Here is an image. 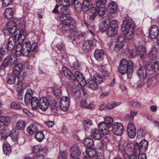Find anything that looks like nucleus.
I'll use <instances>...</instances> for the list:
<instances>
[{
    "label": "nucleus",
    "mask_w": 159,
    "mask_h": 159,
    "mask_svg": "<svg viewBox=\"0 0 159 159\" xmlns=\"http://www.w3.org/2000/svg\"><path fill=\"white\" fill-rule=\"evenodd\" d=\"M74 78L73 79L74 80L72 81L73 83H75L77 81L79 83L86 82V80L84 78L83 75L79 71H76L74 75Z\"/></svg>",
    "instance_id": "nucleus-22"
},
{
    "label": "nucleus",
    "mask_w": 159,
    "mask_h": 159,
    "mask_svg": "<svg viewBox=\"0 0 159 159\" xmlns=\"http://www.w3.org/2000/svg\"><path fill=\"white\" fill-rule=\"evenodd\" d=\"M16 37L15 36H11L9 38L7 44L5 48H0V62L2 61L3 57L7 54L8 51H13L16 44Z\"/></svg>",
    "instance_id": "nucleus-3"
},
{
    "label": "nucleus",
    "mask_w": 159,
    "mask_h": 159,
    "mask_svg": "<svg viewBox=\"0 0 159 159\" xmlns=\"http://www.w3.org/2000/svg\"><path fill=\"white\" fill-rule=\"evenodd\" d=\"M83 143L87 148H91L94 146V144L93 139L90 138H86L84 140Z\"/></svg>",
    "instance_id": "nucleus-29"
},
{
    "label": "nucleus",
    "mask_w": 159,
    "mask_h": 159,
    "mask_svg": "<svg viewBox=\"0 0 159 159\" xmlns=\"http://www.w3.org/2000/svg\"><path fill=\"white\" fill-rule=\"evenodd\" d=\"M84 82L89 88L93 90H96L98 87V84L92 79H88L87 80H86V82Z\"/></svg>",
    "instance_id": "nucleus-26"
},
{
    "label": "nucleus",
    "mask_w": 159,
    "mask_h": 159,
    "mask_svg": "<svg viewBox=\"0 0 159 159\" xmlns=\"http://www.w3.org/2000/svg\"><path fill=\"white\" fill-rule=\"evenodd\" d=\"M145 66L146 69L148 71L154 72V63L153 64L151 61H147L146 63Z\"/></svg>",
    "instance_id": "nucleus-42"
},
{
    "label": "nucleus",
    "mask_w": 159,
    "mask_h": 159,
    "mask_svg": "<svg viewBox=\"0 0 159 159\" xmlns=\"http://www.w3.org/2000/svg\"><path fill=\"white\" fill-rule=\"evenodd\" d=\"M32 92L30 90H27L25 96V102L26 105H29L31 102V100L32 97Z\"/></svg>",
    "instance_id": "nucleus-28"
},
{
    "label": "nucleus",
    "mask_w": 159,
    "mask_h": 159,
    "mask_svg": "<svg viewBox=\"0 0 159 159\" xmlns=\"http://www.w3.org/2000/svg\"><path fill=\"white\" fill-rule=\"evenodd\" d=\"M159 52V51L157 50V48L156 46L152 47L148 53L149 58L152 60H154L157 57V54Z\"/></svg>",
    "instance_id": "nucleus-23"
},
{
    "label": "nucleus",
    "mask_w": 159,
    "mask_h": 159,
    "mask_svg": "<svg viewBox=\"0 0 159 159\" xmlns=\"http://www.w3.org/2000/svg\"><path fill=\"white\" fill-rule=\"evenodd\" d=\"M62 70V73L71 82H72V81L74 80L73 79V78H74L73 74L67 67H63Z\"/></svg>",
    "instance_id": "nucleus-24"
},
{
    "label": "nucleus",
    "mask_w": 159,
    "mask_h": 159,
    "mask_svg": "<svg viewBox=\"0 0 159 159\" xmlns=\"http://www.w3.org/2000/svg\"><path fill=\"white\" fill-rule=\"evenodd\" d=\"M102 135L98 129H94L92 130L91 133V136L94 139L99 140L102 138Z\"/></svg>",
    "instance_id": "nucleus-32"
},
{
    "label": "nucleus",
    "mask_w": 159,
    "mask_h": 159,
    "mask_svg": "<svg viewBox=\"0 0 159 159\" xmlns=\"http://www.w3.org/2000/svg\"><path fill=\"white\" fill-rule=\"evenodd\" d=\"M18 78V81L21 82L22 81L23 78H20L19 75L13 73L9 74L7 78V83L9 84H12L15 82V80L17 78Z\"/></svg>",
    "instance_id": "nucleus-16"
},
{
    "label": "nucleus",
    "mask_w": 159,
    "mask_h": 159,
    "mask_svg": "<svg viewBox=\"0 0 159 159\" xmlns=\"http://www.w3.org/2000/svg\"><path fill=\"white\" fill-rule=\"evenodd\" d=\"M67 156L66 151L61 152L59 153V159H66Z\"/></svg>",
    "instance_id": "nucleus-61"
},
{
    "label": "nucleus",
    "mask_w": 159,
    "mask_h": 159,
    "mask_svg": "<svg viewBox=\"0 0 159 159\" xmlns=\"http://www.w3.org/2000/svg\"><path fill=\"white\" fill-rule=\"evenodd\" d=\"M107 0H97L95 11L99 16H102L105 14L106 9L105 4Z\"/></svg>",
    "instance_id": "nucleus-7"
},
{
    "label": "nucleus",
    "mask_w": 159,
    "mask_h": 159,
    "mask_svg": "<svg viewBox=\"0 0 159 159\" xmlns=\"http://www.w3.org/2000/svg\"><path fill=\"white\" fill-rule=\"evenodd\" d=\"M71 0H59V4L63 6L67 7L71 4Z\"/></svg>",
    "instance_id": "nucleus-54"
},
{
    "label": "nucleus",
    "mask_w": 159,
    "mask_h": 159,
    "mask_svg": "<svg viewBox=\"0 0 159 159\" xmlns=\"http://www.w3.org/2000/svg\"><path fill=\"white\" fill-rule=\"evenodd\" d=\"M16 21H8L7 23L6 31L7 30L10 34H14L13 36L17 38L18 33L20 32V30L19 28L16 29Z\"/></svg>",
    "instance_id": "nucleus-8"
},
{
    "label": "nucleus",
    "mask_w": 159,
    "mask_h": 159,
    "mask_svg": "<svg viewBox=\"0 0 159 159\" xmlns=\"http://www.w3.org/2000/svg\"><path fill=\"white\" fill-rule=\"evenodd\" d=\"M121 30L122 31L129 30L132 31L134 30V24L133 20L129 18H126L122 23Z\"/></svg>",
    "instance_id": "nucleus-9"
},
{
    "label": "nucleus",
    "mask_w": 159,
    "mask_h": 159,
    "mask_svg": "<svg viewBox=\"0 0 159 159\" xmlns=\"http://www.w3.org/2000/svg\"><path fill=\"white\" fill-rule=\"evenodd\" d=\"M102 22L100 26V28L102 31H104L107 30V27L112 29H118L119 27L118 22L116 20H111L108 16H106L103 17Z\"/></svg>",
    "instance_id": "nucleus-4"
},
{
    "label": "nucleus",
    "mask_w": 159,
    "mask_h": 159,
    "mask_svg": "<svg viewBox=\"0 0 159 159\" xmlns=\"http://www.w3.org/2000/svg\"><path fill=\"white\" fill-rule=\"evenodd\" d=\"M27 133L30 134H33L38 130V128L36 125L31 124L26 129Z\"/></svg>",
    "instance_id": "nucleus-30"
},
{
    "label": "nucleus",
    "mask_w": 159,
    "mask_h": 159,
    "mask_svg": "<svg viewBox=\"0 0 159 159\" xmlns=\"http://www.w3.org/2000/svg\"><path fill=\"white\" fill-rule=\"evenodd\" d=\"M57 103L53 101L52 104L50 103V107L51 109V111L52 113L54 114L57 113L58 110V108L56 106Z\"/></svg>",
    "instance_id": "nucleus-45"
},
{
    "label": "nucleus",
    "mask_w": 159,
    "mask_h": 159,
    "mask_svg": "<svg viewBox=\"0 0 159 159\" xmlns=\"http://www.w3.org/2000/svg\"><path fill=\"white\" fill-rule=\"evenodd\" d=\"M17 25H16V28H19V29L20 30L22 29H25V22L24 21H21L19 22L18 23V21L17 20V22H16Z\"/></svg>",
    "instance_id": "nucleus-59"
},
{
    "label": "nucleus",
    "mask_w": 159,
    "mask_h": 159,
    "mask_svg": "<svg viewBox=\"0 0 159 159\" xmlns=\"http://www.w3.org/2000/svg\"><path fill=\"white\" fill-rule=\"evenodd\" d=\"M107 34L108 37H115L116 35L117 32V31L118 29H112L110 27H107Z\"/></svg>",
    "instance_id": "nucleus-37"
},
{
    "label": "nucleus",
    "mask_w": 159,
    "mask_h": 159,
    "mask_svg": "<svg viewBox=\"0 0 159 159\" xmlns=\"http://www.w3.org/2000/svg\"><path fill=\"white\" fill-rule=\"evenodd\" d=\"M148 146V142L145 139L142 140L139 143H136L134 145V150H135V152H139V153H140V152H146Z\"/></svg>",
    "instance_id": "nucleus-6"
},
{
    "label": "nucleus",
    "mask_w": 159,
    "mask_h": 159,
    "mask_svg": "<svg viewBox=\"0 0 159 159\" xmlns=\"http://www.w3.org/2000/svg\"><path fill=\"white\" fill-rule=\"evenodd\" d=\"M37 43H33L32 44L30 42H25L18 44L16 47L15 56L18 57L21 55L29 57H32L34 56V52L37 51Z\"/></svg>",
    "instance_id": "nucleus-1"
},
{
    "label": "nucleus",
    "mask_w": 159,
    "mask_h": 159,
    "mask_svg": "<svg viewBox=\"0 0 159 159\" xmlns=\"http://www.w3.org/2000/svg\"><path fill=\"white\" fill-rule=\"evenodd\" d=\"M60 107L61 110L66 111L69 107L70 99L66 96H63L60 99Z\"/></svg>",
    "instance_id": "nucleus-13"
},
{
    "label": "nucleus",
    "mask_w": 159,
    "mask_h": 159,
    "mask_svg": "<svg viewBox=\"0 0 159 159\" xmlns=\"http://www.w3.org/2000/svg\"><path fill=\"white\" fill-rule=\"evenodd\" d=\"M126 40L124 37L122 35L119 36L117 38L116 43L124 45L125 42Z\"/></svg>",
    "instance_id": "nucleus-56"
},
{
    "label": "nucleus",
    "mask_w": 159,
    "mask_h": 159,
    "mask_svg": "<svg viewBox=\"0 0 159 159\" xmlns=\"http://www.w3.org/2000/svg\"><path fill=\"white\" fill-rule=\"evenodd\" d=\"M71 4H75V8L78 12H80L82 10L84 11H87L91 7L90 3L83 0H71Z\"/></svg>",
    "instance_id": "nucleus-5"
},
{
    "label": "nucleus",
    "mask_w": 159,
    "mask_h": 159,
    "mask_svg": "<svg viewBox=\"0 0 159 159\" xmlns=\"http://www.w3.org/2000/svg\"><path fill=\"white\" fill-rule=\"evenodd\" d=\"M38 107L42 111H45L48 108L50 102L45 97H41L39 100Z\"/></svg>",
    "instance_id": "nucleus-14"
},
{
    "label": "nucleus",
    "mask_w": 159,
    "mask_h": 159,
    "mask_svg": "<svg viewBox=\"0 0 159 159\" xmlns=\"http://www.w3.org/2000/svg\"><path fill=\"white\" fill-rule=\"evenodd\" d=\"M63 25H70L72 22V18L70 16L62 15L59 16L58 19Z\"/></svg>",
    "instance_id": "nucleus-19"
},
{
    "label": "nucleus",
    "mask_w": 159,
    "mask_h": 159,
    "mask_svg": "<svg viewBox=\"0 0 159 159\" xmlns=\"http://www.w3.org/2000/svg\"><path fill=\"white\" fill-rule=\"evenodd\" d=\"M117 10V5L114 2L109 3L107 7V11L110 14L116 13Z\"/></svg>",
    "instance_id": "nucleus-20"
},
{
    "label": "nucleus",
    "mask_w": 159,
    "mask_h": 159,
    "mask_svg": "<svg viewBox=\"0 0 159 159\" xmlns=\"http://www.w3.org/2000/svg\"><path fill=\"white\" fill-rule=\"evenodd\" d=\"M72 90L75 96H78L81 93L80 87L75 85L72 86Z\"/></svg>",
    "instance_id": "nucleus-52"
},
{
    "label": "nucleus",
    "mask_w": 159,
    "mask_h": 159,
    "mask_svg": "<svg viewBox=\"0 0 159 159\" xmlns=\"http://www.w3.org/2000/svg\"><path fill=\"white\" fill-rule=\"evenodd\" d=\"M123 34L125 35V38L129 40H131L133 37L134 35V30L122 31Z\"/></svg>",
    "instance_id": "nucleus-38"
},
{
    "label": "nucleus",
    "mask_w": 159,
    "mask_h": 159,
    "mask_svg": "<svg viewBox=\"0 0 159 159\" xmlns=\"http://www.w3.org/2000/svg\"><path fill=\"white\" fill-rule=\"evenodd\" d=\"M147 134L146 131L145 130H143L142 129H140L138 130L137 132L138 135L140 137H142L145 136Z\"/></svg>",
    "instance_id": "nucleus-62"
},
{
    "label": "nucleus",
    "mask_w": 159,
    "mask_h": 159,
    "mask_svg": "<svg viewBox=\"0 0 159 159\" xmlns=\"http://www.w3.org/2000/svg\"><path fill=\"white\" fill-rule=\"evenodd\" d=\"M87 156H85V157L93 158L97 155L96 149L94 148H89L87 149L86 151Z\"/></svg>",
    "instance_id": "nucleus-31"
},
{
    "label": "nucleus",
    "mask_w": 159,
    "mask_h": 159,
    "mask_svg": "<svg viewBox=\"0 0 159 159\" xmlns=\"http://www.w3.org/2000/svg\"><path fill=\"white\" fill-rule=\"evenodd\" d=\"M113 122V119L111 117H106L104 119V121H102L98 124V126L99 129L104 126L106 128H110Z\"/></svg>",
    "instance_id": "nucleus-17"
},
{
    "label": "nucleus",
    "mask_w": 159,
    "mask_h": 159,
    "mask_svg": "<svg viewBox=\"0 0 159 159\" xmlns=\"http://www.w3.org/2000/svg\"><path fill=\"white\" fill-rule=\"evenodd\" d=\"M89 44V45L91 48L96 46V41L95 40H88L86 41Z\"/></svg>",
    "instance_id": "nucleus-64"
},
{
    "label": "nucleus",
    "mask_w": 159,
    "mask_h": 159,
    "mask_svg": "<svg viewBox=\"0 0 159 159\" xmlns=\"http://www.w3.org/2000/svg\"><path fill=\"white\" fill-rule=\"evenodd\" d=\"M34 137L39 142H41L44 138V135L41 131L38 132L36 133Z\"/></svg>",
    "instance_id": "nucleus-43"
},
{
    "label": "nucleus",
    "mask_w": 159,
    "mask_h": 159,
    "mask_svg": "<svg viewBox=\"0 0 159 159\" xmlns=\"http://www.w3.org/2000/svg\"><path fill=\"white\" fill-rule=\"evenodd\" d=\"M93 80L97 84H99L103 81V78L102 76L98 74H95L93 76Z\"/></svg>",
    "instance_id": "nucleus-47"
},
{
    "label": "nucleus",
    "mask_w": 159,
    "mask_h": 159,
    "mask_svg": "<svg viewBox=\"0 0 159 159\" xmlns=\"http://www.w3.org/2000/svg\"><path fill=\"white\" fill-rule=\"evenodd\" d=\"M39 103V100L37 97H34L32 98L30 103L31 104L32 108L33 110H36L37 109Z\"/></svg>",
    "instance_id": "nucleus-33"
},
{
    "label": "nucleus",
    "mask_w": 159,
    "mask_h": 159,
    "mask_svg": "<svg viewBox=\"0 0 159 159\" xmlns=\"http://www.w3.org/2000/svg\"><path fill=\"white\" fill-rule=\"evenodd\" d=\"M3 150L5 154L9 155L11 151V148L8 144H4L3 145Z\"/></svg>",
    "instance_id": "nucleus-44"
},
{
    "label": "nucleus",
    "mask_w": 159,
    "mask_h": 159,
    "mask_svg": "<svg viewBox=\"0 0 159 159\" xmlns=\"http://www.w3.org/2000/svg\"><path fill=\"white\" fill-rule=\"evenodd\" d=\"M127 131L128 135L130 138H134L135 137L136 134V129L134 130L130 129Z\"/></svg>",
    "instance_id": "nucleus-55"
},
{
    "label": "nucleus",
    "mask_w": 159,
    "mask_h": 159,
    "mask_svg": "<svg viewBox=\"0 0 159 159\" xmlns=\"http://www.w3.org/2000/svg\"><path fill=\"white\" fill-rule=\"evenodd\" d=\"M15 54L14 55H11L9 57L10 61V66L13 67L16 63H17V59L16 57H15Z\"/></svg>",
    "instance_id": "nucleus-49"
},
{
    "label": "nucleus",
    "mask_w": 159,
    "mask_h": 159,
    "mask_svg": "<svg viewBox=\"0 0 159 159\" xmlns=\"http://www.w3.org/2000/svg\"><path fill=\"white\" fill-rule=\"evenodd\" d=\"M102 75L103 78L104 79H107L109 76L110 73L106 70H103L102 71Z\"/></svg>",
    "instance_id": "nucleus-63"
},
{
    "label": "nucleus",
    "mask_w": 159,
    "mask_h": 159,
    "mask_svg": "<svg viewBox=\"0 0 159 159\" xmlns=\"http://www.w3.org/2000/svg\"><path fill=\"white\" fill-rule=\"evenodd\" d=\"M113 133L116 135H121L124 131V127L122 124L119 122L114 123L112 125Z\"/></svg>",
    "instance_id": "nucleus-12"
},
{
    "label": "nucleus",
    "mask_w": 159,
    "mask_h": 159,
    "mask_svg": "<svg viewBox=\"0 0 159 159\" xmlns=\"http://www.w3.org/2000/svg\"><path fill=\"white\" fill-rule=\"evenodd\" d=\"M154 72L157 75H159V61H156L154 62Z\"/></svg>",
    "instance_id": "nucleus-57"
},
{
    "label": "nucleus",
    "mask_w": 159,
    "mask_h": 159,
    "mask_svg": "<svg viewBox=\"0 0 159 159\" xmlns=\"http://www.w3.org/2000/svg\"><path fill=\"white\" fill-rule=\"evenodd\" d=\"M136 73L138 77L140 78L144 79L147 78V70L144 66H142L138 69Z\"/></svg>",
    "instance_id": "nucleus-25"
},
{
    "label": "nucleus",
    "mask_w": 159,
    "mask_h": 159,
    "mask_svg": "<svg viewBox=\"0 0 159 159\" xmlns=\"http://www.w3.org/2000/svg\"><path fill=\"white\" fill-rule=\"evenodd\" d=\"M133 68L134 63L132 61L123 59L120 63L118 70L121 75L127 73L128 77L129 78L133 71Z\"/></svg>",
    "instance_id": "nucleus-2"
},
{
    "label": "nucleus",
    "mask_w": 159,
    "mask_h": 159,
    "mask_svg": "<svg viewBox=\"0 0 159 159\" xmlns=\"http://www.w3.org/2000/svg\"><path fill=\"white\" fill-rule=\"evenodd\" d=\"M84 35L85 34L82 33L81 31L75 30L72 31L69 34L70 39H72V42L73 44H76L79 42V39L84 36Z\"/></svg>",
    "instance_id": "nucleus-11"
},
{
    "label": "nucleus",
    "mask_w": 159,
    "mask_h": 159,
    "mask_svg": "<svg viewBox=\"0 0 159 159\" xmlns=\"http://www.w3.org/2000/svg\"><path fill=\"white\" fill-rule=\"evenodd\" d=\"M2 137L3 139H6L11 134V132L8 129H6L5 128L2 131Z\"/></svg>",
    "instance_id": "nucleus-46"
},
{
    "label": "nucleus",
    "mask_w": 159,
    "mask_h": 159,
    "mask_svg": "<svg viewBox=\"0 0 159 159\" xmlns=\"http://www.w3.org/2000/svg\"><path fill=\"white\" fill-rule=\"evenodd\" d=\"M22 64L21 63H19L17 61V63L14 65V68L13 70V72L14 74H17L19 75H20V71L22 69Z\"/></svg>",
    "instance_id": "nucleus-35"
},
{
    "label": "nucleus",
    "mask_w": 159,
    "mask_h": 159,
    "mask_svg": "<svg viewBox=\"0 0 159 159\" xmlns=\"http://www.w3.org/2000/svg\"><path fill=\"white\" fill-rule=\"evenodd\" d=\"M61 29L63 33L64 34H69L73 31L75 30V26L73 25H66L62 24L61 26Z\"/></svg>",
    "instance_id": "nucleus-21"
},
{
    "label": "nucleus",
    "mask_w": 159,
    "mask_h": 159,
    "mask_svg": "<svg viewBox=\"0 0 159 159\" xmlns=\"http://www.w3.org/2000/svg\"><path fill=\"white\" fill-rule=\"evenodd\" d=\"M89 10H90V14L89 19L90 20H92L95 19L97 15L96 11H95L96 7H92L91 6V8Z\"/></svg>",
    "instance_id": "nucleus-40"
},
{
    "label": "nucleus",
    "mask_w": 159,
    "mask_h": 159,
    "mask_svg": "<svg viewBox=\"0 0 159 159\" xmlns=\"http://www.w3.org/2000/svg\"><path fill=\"white\" fill-rule=\"evenodd\" d=\"M10 61L9 57H6L1 66L0 70H3L8 66H10Z\"/></svg>",
    "instance_id": "nucleus-39"
},
{
    "label": "nucleus",
    "mask_w": 159,
    "mask_h": 159,
    "mask_svg": "<svg viewBox=\"0 0 159 159\" xmlns=\"http://www.w3.org/2000/svg\"><path fill=\"white\" fill-rule=\"evenodd\" d=\"M81 154V151L77 144L73 145L70 149V159H76Z\"/></svg>",
    "instance_id": "nucleus-10"
},
{
    "label": "nucleus",
    "mask_w": 159,
    "mask_h": 159,
    "mask_svg": "<svg viewBox=\"0 0 159 159\" xmlns=\"http://www.w3.org/2000/svg\"><path fill=\"white\" fill-rule=\"evenodd\" d=\"M149 36L152 39L159 40V30L158 27L156 25L152 26L149 30Z\"/></svg>",
    "instance_id": "nucleus-15"
},
{
    "label": "nucleus",
    "mask_w": 159,
    "mask_h": 159,
    "mask_svg": "<svg viewBox=\"0 0 159 159\" xmlns=\"http://www.w3.org/2000/svg\"><path fill=\"white\" fill-rule=\"evenodd\" d=\"M19 130L18 129H13L11 132V136L13 141H16L18 137L19 134Z\"/></svg>",
    "instance_id": "nucleus-50"
},
{
    "label": "nucleus",
    "mask_w": 159,
    "mask_h": 159,
    "mask_svg": "<svg viewBox=\"0 0 159 159\" xmlns=\"http://www.w3.org/2000/svg\"><path fill=\"white\" fill-rule=\"evenodd\" d=\"M11 107L16 110H19L22 109V106L18 102H14L10 105Z\"/></svg>",
    "instance_id": "nucleus-51"
},
{
    "label": "nucleus",
    "mask_w": 159,
    "mask_h": 159,
    "mask_svg": "<svg viewBox=\"0 0 159 159\" xmlns=\"http://www.w3.org/2000/svg\"><path fill=\"white\" fill-rule=\"evenodd\" d=\"M138 56L143 61H145L147 57L146 48L143 46L138 48Z\"/></svg>",
    "instance_id": "nucleus-18"
},
{
    "label": "nucleus",
    "mask_w": 159,
    "mask_h": 159,
    "mask_svg": "<svg viewBox=\"0 0 159 159\" xmlns=\"http://www.w3.org/2000/svg\"><path fill=\"white\" fill-rule=\"evenodd\" d=\"M25 29L20 30V31L18 33V36L17 37L19 43H22L24 40L26 36V34Z\"/></svg>",
    "instance_id": "nucleus-34"
},
{
    "label": "nucleus",
    "mask_w": 159,
    "mask_h": 159,
    "mask_svg": "<svg viewBox=\"0 0 159 159\" xmlns=\"http://www.w3.org/2000/svg\"><path fill=\"white\" fill-rule=\"evenodd\" d=\"M82 49L84 53H86L91 51L92 48L89 45V44L85 41L82 45Z\"/></svg>",
    "instance_id": "nucleus-48"
},
{
    "label": "nucleus",
    "mask_w": 159,
    "mask_h": 159,
    "mask_svg": "<svg viewBox=\"0 0 159 159\" xmlns=\"http://www.w3.org/2000/svg\"><path fill=\"white\" fill-rule=\"evenodd\" d=\"M4 16L7 19L12 18L13 16V12L12 9L11 8L6 9L4 12Z\"/></svg>",
    "instance_id": "nucleus-36"
},
{
    "label": "nucleus",
    "mask_w": 159,
    "mask_h": 159,
    "mask_svg": "<svg viewBox=\"0 0 159 159\" xmlns=\"http://www.w3.org/2000/svg\"><path fill=\"white\" fill-rule=\"evenodd\" d=\"M109 128H106V126H102L100 127V129H100L101 132L104 135H107L109 133Z\"/></svg>",
    "instance_id": "nucleus-58"
},
{
    "label": "nucleus",
    "mask_w": 159,
    "mask_h": 159,
    "mask_svg": "<svg viewBox=\"0 0 159 159\" xmlns=\"http://www.w3.org/2000/svg\"><path fill=\"white\" fill-rule=\"evenodd\" d=\"M83 124L85 129L87 130L91 126V121L89 120H84L83 122Z\"/></svg>",
    "instance_id": "nucleus-60"
},
{
    "label": "nucleus",
    "mask_w": 159,
    "mask_h": 159,
    "mask_svg": "<svg viewBox=\"0 0 159 159\" xmlns=\"http://www.w3.org/2000/svg\"><path fill=\"white\" fill-rule=\"evenodd\" d=\"M94 56L95 58L98 61H100L103 59L104 53L103 51L101 49H96L94 52Z\"/></svg>",
    "instance_id": "nucleus-27"
},
{
    "label": "nucleus",
    "mask_w": 159,
    "mask_h": 159,
    "mask_svg": "<svg viewBox=\"0 0 159 159\" xmlns=\"http://www.w3.org/2000/svg\"><path fill=\"white\" fill-rule=\"evenodd\" d=\"M129 56L131 58H135L138 56V48H135L129 52Z\"/></svg>",
    "instance_id": "nucleus-53"
},
{
    "label": "nucleus",
    "mask_w": 159,
    "mask_h": 159,
    "mask_svg": "<svg viewBox=\"0 0 159 159\" xmlns=\"http://www.w3.org/2000/svg\"><path fill=\"white\" fill-rule=\"evenodd\" d=\"M26 123L24 120H21L18 121L16 124L17 129L19 130L23 129L26 126Z\"/></svg>",
    "instance_id": "nucleus-41"
}]
</instances>
